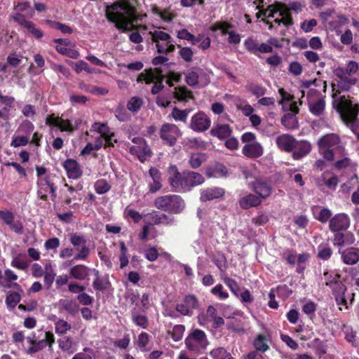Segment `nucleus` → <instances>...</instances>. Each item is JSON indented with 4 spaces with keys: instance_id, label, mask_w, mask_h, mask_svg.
<instances>
[{
    "instance_id": "1",
    "label": "nucleus",
    "mask_w": 359,
    "mask_h": 359,
    "mask_svg": "<svg viewBox=\"0 0 359 359\" xmlns=\"http://www.w3.org/2000/svg\"><path fill=\"white\" fill-rule=\"evenodd\" d=\"M106 18L114 23L117 29L123 31L132 28L137 21L134 6L129 0H119L107 6Z\"/></svg>"
},
{
    "instance_id": "2",
    "label": "nucleus",
    "mask_w": 359,
    "mask_h": 359,
    "mask_svg": "<svg viewBox=\"0 0 359 359\" xmlns=\"http://www.w3.org/2000/svg\"><path fill=\"white\" fill-rule=\"evenodd\" d=\"M303 6L298 2H293L290 4V8L285 5L282 4H276L270 5L266 10H260L257 13V17L259 18L263 16L265 18H274L273 22L280 25L283 23L285 26L292 25V19L290 17V10L294 11L296 13L302 11Z\"/></svg>"
},
{
    "instance_id": "3",
    "label": "nucleus",
    "mask_w": 359,
    "mask_h": 359,
    "mask_svg": "<svg viewBox=\"0 0 359 359\" xmlns=\"http://www.w3.org/2000/svg\"><path fill=\"white\" fill-rule=\"evenodd\" d=\"M333 104L339 113L343 121L346 125L351 124L352 131L359 138V128L354 126L357 121L359 105L353 103L352 100L346 98L344 96L334 97Z\"/></svg>"
},
{
    "instance_id": "4",
    "label": "nucleus",
    "mask_w": 359,
    "mask_h": 359,
    "mask_svg": "<svg viewBox=\"0 0 359 359\" xmlns=\"http://www.w3.org/2000/svg\"><path fill=\"white\" fill-rule=\"evenodd\" d=\"M324 277L325 278V284L332 287L334 294L335 295V300L337 304L339 306L340 310H343V308L347 309L348 308L349 303L347 302L346 296L345 295L346 287L339 280V276L337 274H330L328 272L324 273ZM350 297V304L354 298V294L351 293L348 294Z\"/></svg>"
},
{
    "instance_id": "5",
    "label": "nucleus",
    "mask_w": 359,
    "mask_h": 359,
    "mask_svg": "<svg viewBox=\"0 0 359 359\" xmlns=\"http://www.w3.org/2000/svg\"><path fill=\"white\" fill-rule=\"evenodd\" d=\"M151 41L155 43L159 53H168L175 49V42L171 36L161 28H154L149 31Z\"/></svg>"
},
{
    "instance_id": "6",
    "label": "nucleus",
    "mask_w": 359,
    "mask_h": 359,
    "mask_svg": "<svg viewBox=\"0 0 359 359\" xmlns=\"http://www.w3.org/2000/svg\"><path fill=\"white\" fill-rule=\"evenodd\" d=\"M154 206L164 211L180 213L184 208L183 199L177 195H166L156 198L154 201Z\"/></svg>"
},
{
    "instance_id": "7",
    "label": "nucleus",
    "mask_w": 359,
    "mask_h": 359,
    "mask_svg": "<svg viewBox=\"0 0 359 359\" xmlns=\"http://www.w3.org/2000/svg\"><path fill=\"white\" fill-rule=\"evenodd\" d=\"M340 143L339 137L334 133L327 134L321 137L317 144L319 153L325 160L332 161L334 158V150Z\"/></svg>"
},
{
    "instance_id": "8",
    "label": "nucleus",
    "mask_w": 359,
    "mask_h": 359,
    "mask_svg": "<svg viewBox=\"0 0 359 359\" xmlns=\"http://www.w3.org/2000/svg\"><path fill=\"white\" fill-rule=\"evenodd\" d=\"M241 141L244 143L242 153L245 156L255 158L261 156L264 153V148L257 141L256 135L250 132L245 133L241 136Z\"/></svg>"
},
{
    "instance_id": "9",
    "label": "nucleus",
    "mask_w": 359,
    "mask_h": 359,
    "mask_svg": "<svg viewBox=\"0 0 359 359\" xmlns=\"http://www.w3.org/2000/svg\"><path fill=\"white\" fill-rule=\"evenodd\" d=\"M79 118L66 119L64 115L62 116H56L55 114L47 116L46 118V124L50 127H55L61 132L72 133L77 129L81 124Z\"/></svg>"
},
{
    "instance_id": "10",
    "label": "nucleus",
    "mask_w": 359,
    "mask_h": 359,
    "mask_svg": "<svg viewBox=\"0 0 359 359\" xmlns=\"http://www.w3.org/2000/svg\"><path fill=\"white\" fill-rule=\"evenodd\" d=\"M161 77V72L158 69H149L141 73L138 76L137 81V83H145L146 84L154 83V85L151 88V93L157 94L163 88Z\"/></svg>"
},
{
    "instance_id": "11",
    "label": "nucleus",
    "mask_w": 359,
    "mask_h": 359,
    "mask_svg": "<svg viewBox=\"0 0 359 359\" xmlns=\"http://www.w3.org/2000/svg\"><path fill=\"white\" fill-rule=\"evenodd\" d=\"M186 83L191 87L203 88L210 83V78L201 69H193L187 71L184 75Z\"/></svg>"
},
{
    "instance_id": "12",
    "label": "nucleus",
    "mask_w": 359,
    "mask_h": 359,
    "mask_svg": "<svg viewBox=\"0 0 359 359\" xmlns=\"http://www.w3.org/2000/svg\"><path fill=\"white\" fill-rule=\"evenodd\" d=\"M159 135L164 144L172 146L182 134L177 126L165 123L161 126Z\"/></svg>"
},
{
    "instance_id": "13",
    "label": "nucleus",
    "mask_w": 359,
    "mask_h": 359,
    "mask_svg": "<svg viewBox=\"0 0 359 359\" xmlns=\"http://www.w3.org/2000/svg\"><path fill=\"white\" fill-rule=\"evenodd\" d=\"M185 343L187 347L191 351L205 348L208 345L205 334L200 330H194L186 339Z\"/></svg>"
},
{
    "instance_id": "14",
    "label": "nucleus",
    "mask_w": 359,
    "mask_h": 359,
    "mask_svg": "<svg viewBox=\"0 0 359 359\" xmlns=\"http://www.w3.org/2000/svg\"><path fill=\"white\" fill-rule=\"evenodd\" d=\"M90 131L96 132L104 140L105 147H114L117 142L114 133L111 130L107 123L95 122L91 126Z\"/></svg>"
},
{
    "instance_id": "15",
    "label": "nucleus",
    "mask_w": 359,
    "mask_h": 359,
    "mask_svg": "<svg viewBox=\"0 0 359 359\" xmlns=\"http://www.w3.org/2000/svg\"><path fill=\"white\" fill-rule=\"evenodd\" d=\"M133 142L135 145L130 149L131 154L136 156L142 162H144L151 156V150L144 139L141 137L134 138Z\"/></svg>"
},
{
    "instance_id": "16",
    "label": "nucleus",
    "mask_w": 359,
    "mask_h": 359,
    "mask_svg": "<svg viewBox=\"0 0 359 359\" xmlns=\"http://www.w3.org/2000/svg\"><path fill=\"white\" fill-rule=\"evenodd\" d=\"M210 119L208 116L199 111L191 117L189 126L196 132H203L210 128Z\"/></svg>"
},
{
    "instance_id": "17",
    "label": "nucleus",
    "mask_w": 359,
    "mask_h": 359,
    "mask_svg": "<svg viewBox=\"0 0 359 359\" xmlns=\"http://www.w3.org/2000/svg\"><path fill=\"white\" fill-rule=\"evenodd\" d=\"M231 25L226 22H218L214 24L210 29L213 32L220 31L222 35L228 34V41L229 43L238 44L241 41V36L239 34L233 32L229 31L231 28Z\"/></svg>"
},
{
    "instance_id": "18",
    "label": "nucleus",
    "mask_w": 359,
    "mask_h": 359,
    "mask_svg": "<svg viewBox=\"0 0 359 359\" xmlns=\"http://www.w3.org/2000/svg\"><path fill=\"white\" fill-rule=\"evenodd\" d=\"M185 172L180 173L175 165L168 168V180L172 187L179 191H184V179Z\"/></svg>"
},
{
    "instance_id": "19",
    "label": "nucleus",
    "mask_w": 359,
    "mask_h": 359,
    "mask_svg": "<svg viewBox=\"0 0 359 359\" xmlns=\"http://www.w3.org/2000/svg\"><path fill=\"white\" fill-rule=\"evenodd\" d=\"M38 195L41 199L46 200L48 194H50L52 197H55V187L50 182L49 177H41L38 179Z\"/></svg>"
},
{
    "instance_id": "20",
    "label": "nucleus",
    "mask_w": 359,
    "mask_h": 359,
    "mask_svg": "<svg viewBox=\"0 0 359 359\" xmlns=\"http://www.w3.org/2000/svg\"><path fill=\"white\" fill-rule=\"evenodd\" d=\"M349 217L344 213L337 214L330 221V228L333 231L346 230L349 227Z\"/></svg>"
},
{
    "instance_id": "21",
    "label": "nucleus",
    "mask_w": 359,
    "mask_h": 359,
    "mask_svg": "<svg viewBox=\"0 0 359 359\" xmlns=\"http://www.w3.org/2000/svg\"><path fill=\"white\" fill-rule=\"evenodd\" d=\"M278 93L281 96L280 104H282L285 110H288L296 114L299 111L297 102L294 100L293 95L286 92L283 88H280Z\"/></svg>"
},
{
    "instance_id": "22",
    "label": "nucleus",
    "mask_w": 359,
    "mask_h": 359,
    "mask_svg": "<svg viewBox=\"0 0 359 359\" xmlns=\"http://www.w3.org/2000/svg\"><path fill=\"white\" fill-rule=\"evenodd\" d=\"M252 188L261 199L268 198L272 192L271 186L262 179L256 180L253 182L252 183Z\"/></svg>"
},
{
    "instance_id": "23",
    "label": "nucleus",
    "mask_w": 359,
    "mask_h": 359,
    "mask_svg": "<svg viewBox=\"0 0 359 359\" xmlns=\"http://www.w3.org/2000/svg\"><path fill=\"white\" fill-rule=\"evenodd\" d=\"M198 306V301L193 295H188L182 303L177 305L176 309L182 315H189Z\"/></svg>"
},
{
    "instance_id": "24",
    "label": "nucleus",
    "mask_w": 359,
    "mask_h": 359,
    "mask_svg": "<svg viewBox=\"0 0 359 359\" xmlns=\"http://www.w3.org/2000/svg\"><path fill=\"white\" fill-rule=\"evenodd\" d=\"M184 182V191H188L194 187L203 184L204 182V177L198 172H185Z\"/></svg>"
},
{
    "instance_id": "25",
    "label": "nucleus",
    "mask_w": 359,
    "mask_h": 359,
    "mask_svg": "<svg viewBox=\"0 0 359 359\" xmlns=\"http://www.w3.org/2000/svg\"><path fill=\"white\" fill-rule=\"evenodd\" d=\"M13 18L18 23L26 28L28 32L34 34L37 39H40L43 36V32L37 29L32 22L26 20L22 15L17 13L13 16Z\"/></svg>"
},
{
    "instance_id": "26",
    "label": "nucleus",
    "mask_w": 359,
    "mask_h": 359,
    "mask_svg": "<svg viewBox=\"0 0 359 359\" xmlns=\"http://www.w3.org/2000/svg\"><path fill=\"white\" fill-rule=\"evenodd\" d=\"M63 166L67 172L68 177L69 178L77 179L82 174V170L79 163L75 160H66L63 163Z\"/></svg>"
},
{
    "instance_id": "27",
    "label": "nucleus",
    "mask_w": 359,
    "mask_h": 359,
    "mask_svg": "<svg viewBox=\"0 0 359 359\" xmlns=\"http://www.w3.org/2000/svg\"><path fill=\"white\" fill-rule=\"evenodd\" d=\"M149 176L151 181L147 180L149 190L154 193L161 188V176L158 169L151 168L149 171Z\"/></svg>"
},
{
    "instance_id": "28",
    "label": "nucleus",
    "mask_w": 359,
    "mask_h": 359,
    "mask_svg": "<svg viewBox=\"0 0 359 359\" xmlns=\"http://www.w3.org/2000/svg\"><path fill=\"white\" fill-rule=\"evenodd\" d=\"M308 104L309 111L312 114L318 116L323 114L325 107L324 98L321 97H318L315 99L310 98Z\"/></svg>"
},
{
    "instance_id": "29",
    "label": "nucleus",
    "mask_w": 359,
    "mask_h": 359,
    "mask_svg": "<svg viewBox=\"0 0 359 359\" xmlns=\"http://www.w3.org/2000/svg\"><path fill=\"white\" fill-rule=\"evenodd\" d=\"M224 190L219 187H211L204 189L201 193V201H208L213 199L219 198L223 196Z\"/></svg>"
},
{
    "instance_id": "30",
    "label": "nucleus",
    "mask_w": 359,
    "mask_h": 359,
    "mask_svg": "<svg viewBox=\"0 0 359 359\" xmlns=\"http://www.w3.org/2000/svg\"><path fill=\"white\" fill-rule=\"evenodd\" d=\"M343 262L346 264H355L359 261V249L348 248L343 252H340Z\"/></svg>"
},
{
    "instance_id": "31",
    "label": "nucleus",
    "mask_w": 359,
    "mask_h": 359,
    "mask_svg": "<svg viewBox=\"0 0 359 359\" xmlns=\"http://www.w3.org/2000/svg\"><path fill=\"white\" fill-rule=\"evenodd\" d=\"M295 140L290 135H282L276 138V144L278 147L286 151H290L293 150L295 146Z\"/></svg>"
},
{
    "instance_id": "32",
    "label": "nucleus",
    "mask_w": 359,
    "mask_h": 359,
    "mask_svg": "<svg viewBox=\"0 0 359 359\" xmlns=\"http://www.w3.org/2000/svg\"><path fill=\"white\" fill-rule=\"evenodd\" d=\"M311 144L307 141H302L297 142L295 141V146L293 148V157L295 159L300 158L306 154H308L311 151Z\"/></svg>"
},
{
    "instance_id": "33",
    "label": "nucleus",
    "mask_w": 359,
    "mask_h": 359,
    "mask_svg": "<svg viewBox=\"0 0 359 359\" xmlns=\"http://www.w3.org/2000/svg\"><path fill=\"white\" fill-rule=\"evenodd\" d=\"M262 203L261 198L252 194H249L239 200V205L243 209H248L252 207H256Z\"/></svg>"
},
{
    "instance_id": "34",
    "label": "nucleus",
    "mask_w": 359,
    "mask_h": 359,
    "mask_svg": "<svg viewBox=\"0 0 359 359\" xmlns=\"http://www.w3.org/2000/svg\"><path fill=\"white\" fill-rule=\"evenodd\" d=\"M335 73L336 75L340 78V80L337 83V86L341 90H347L355 83L356 80L355 79L347 78L341 69H337Z\"/></svg>"
},
{
    "instance_id": "35",
    "label": "nucleus",
    "mask_w": 359,
    "mask_h": 359,
    "mask_svg": "<svg viewBox=\"0 0 359 359\" xmlns=\"http://www.w3.org/2000/svg\"><path fill=\"white\" fill-rule=\"evenodd\" d=\"M71 276L76 280H85L90 273V269L81 264H79L72 267L69 270Z\"/></svg>"
},
{
    "instance_id": "36",
    "label": "nucleus",
    "mask_w": 359,
    "mask_h": 359,
    "mask_svg": "<svg viewBox=\"0 0 359 359\" xmlns=\"http://www.w3.org/2000/svg\"><path fill=\"white\" fill-rule=\"evenodd\" d=\"M231 129L226 124H217L211 130V134L219 139H224L230 136Z\"/></svg>"
},
{
    "instance_id": "37",
    "label": "nucleus",
    "mask_w": 359,
    "mask_h": 359,
    "mask_svg": "<svg viewBox=\"0 0 359 359\" xmlns=\"http://www.w3.org/2000/svg\"><path fill=\"white\" fill-rule=\"evenodd\" d=\"M43 276H44V283L47 285L48 287H50L53 284L56 276L54 267L50 262H48L45 264L44 273Z\"/></svg>"
},
{
    "instance_id": "38",
    "label": "nucleus",
    "mask_w": 359,
    "mask_h": 359,
    "mask_svg": "<svg viewBox=\"0 0 359 359\" xmlns=\"http://www.w3.org/2000/svg\"><path fill=\"white\" fill-rule=\"evenodd\" d=\"M55 343L54 334L50 332H46L45 338L39 340L37 343L34 344L33 348L36 351L39 349L45 348L46 346L51 347Z\"/></svg>"
},
{
    "instance_id": "39",
    "label": "nucleus",
    "mask_w": 359,
    "mask_h": 359,
    "mask_svg": "<svg viewBox=\"0 0 359 359\" xmlns=\"http://www.w3.org/2000/svg\"><path fill=\"white\" fill-rule=\"evenodd\" d=\"M103 140L100 137H95V142H88L86 147L82 149L81 154L82 155H88L94 151H97L103 146Z\"/></svg>"
},
{
    "instance_id": "40",
    "label": "nucleus",
    "mask_w": 359,
    "mask_h": 359,
    "mask_svg": "<svg viewBox=\"0 0 359 359\" xmlns=\"http://www.w3.org/2000/svg\"><path fill=\"white\" fill-rule=\"evenodd\" d=\"M149 221L151 224H170L172 220L169 219L165 214H158L153 212L149 215Z\"/></svg>"
},
{
    "instance_id": "41",
    "label": "nucleus",
    "mask_w": 359,
    "mask_h": 359,
    "mask_svg": "<svg viewBox=\"0 0 359 359\" xmlns=\"http://www.w3.org/2000/svg\"><path fill=\"white\" fill-rule=\"evenodd\" d=\"M217 314V309L213 306H209L206 315L202 313L198 316L199 324L201 325H205L208 321H211L214 318H216Z\"/></svg>"
},
{
    "instance_id": "42",
    "label": "nucleus",
    "mask_w": 359,
    "mask_h": 359,
    "mask_svg": "<svg viewBox=\"0 0 359 359\" xmlns=\"http://www.w3.org/2000/svg\"><path fill=\"white\" fill-rule=\"evenodd\" d=\"M67 188L68 194L66 196V203L70 204L75 201H81L82 198V194L80 192V189H76L75 188L69 186L67 184H65Z\"/></svg>"
},
{
    "instance_id": "43",
    "label": "nucleus",
    "mask_w": 359,
    "mask_h": 359,
    "mask_svg": "<svg viewBox=\"0 0 359 359\" xmlns=\"http://www.w3.org/2000/svg\"><path fill=\"white\" fill-rule=\"evenodd\" d=\"M141 252L144 255V257L149 262H155L159 256V253L155 247L147 245Z\"/></svg>"
},
{
    "instance_id": "44",
    "label": "nucleus",
    "mask_w": 359,
    "mask_h": 359,
    "mask_svg": "<svg viewBox=\"0 0 359 359\" xmlns=\"http://www.w3.org/2000/svg\"><path fill=\"white\" fill-rule=\"evenodd\" d=\"M175 97L179 101H187L192 98V93L186 87H180L175 89Z\"/></svg>"
},
{
    "instance_id": "45",
    "label": "nucleus",
    "mask_w": 359,
    "mask_h": 359,
    "mask_svg": "<svg viewBox=\"0 0 359 359\" xmlns=\"http://www.w3.org/2000/svg\"><path fill=\"white\" fill-rule=\"evenodd\" d=\"M227 170L225 166L223 165H216L214 168L207 171V174L209 177H222L226 176Z\"/></svg>"
},
{
    "instance_id": "46",
    "label": "nucleus",
    "mask_w": 359,
    "mask_h": 359,
    "mask_svg": "<svg viewBox=\"0 0 359 359\" xmlns=\"http://www.w3.org/2000/svg\"><path fill=\"white\" fill-rule=\"evenodd\" d=\"M317 211L318 208L313 210L314 217L323 223L327 222L332 215L331 211L327 208H321L318 212Z\"/></svg>"
},
{
    "instance_id": "47",
    "label": "nucleus",
    "mask_w": 359,
    "mask_h": 359,
    "mask_svg": "<svg viewBox=\"0 0 359 359\" xmlns=\"http://www.w3.org/2000/svg\"><path fill=\"white\" fill-rule=\"evenodd\" d=\"M206 160L205 155L201 153L191 154L189 163L193 168H198Z\"/></svg>"
},
{
    "instance_id": "48",
    "label": "nucleus",
    "mask_w": 359,
    "mask_h": 359,
    "mask_svg": "<svg viewBox=\"0 0 359 359\" xmlns=\"http://www.w3.org/2000/svg\"><path fill=\"white\" fill-rule=\"evenodd\" d=\"M143 100L139 97H133L130 99L127 104V108L133 112L137 111L142 107Z\"/></svg>"
},
{
    "instance_id": "49",
    "label": "nucleus",
    "mask_w": 359,
    "mask_h": 359,
    "mask_svg": "<svg viewBox=\"0 0 359 359\" xmlns=\"http://www.w3.org/2000/svg\"><path fill=\"white\" fill-rule=\"evenodd\" d=\"M95 189L98 194H103L107 193L111 188L110 184L106 180L101 179L95 183Z\"/></svg>"
},
{
    "instance_id": "50",
    "label": "nucleus",
    "mask_w": 359,
    "mask_h": 359,
    "mask_svg": "<svg viewBox=\"0 0 359 359\" xmlns=\"http://www.w3.org/2000/svg\"><path fill=\"white\" fill-rule=\"evenodd\" d=\"M55 332L58 334H64L70 330L71 325L65 320L58 319L55 323Z\"/></svg>"
},
{
    "instance_id": "51",
    "label": "nucleus",
    "mask_w": 359,
    "mask_h": 359,
    "mask_svg": "<svg viewBox=\"0 0 359 359\" xmlns=\"http://www.w3.org/2000/svg\"><path fill=\"white\" fill-rule=\"evenodd\" d=\"M28 143L29 137L27 136L13 135L12 137L11 147L17 148L26 146Z\"/></svg>"
},
{
    "instance_id": "52",
    "label": "nucleus",
    "mask_w": 359,
    "mask_h": 359,
    "mask_svg": "<svg viewBox=\"0 0 359 359\" xmlns=\"http://www.w3.org/2000/svg\"><path fill=\"white\" fill-rule=\"evenodd\" d=\"M211 293L221 300L226 299L229 297V293L224 290V287L221 284H218L212 287Z\"/></svg>"
},
{
    "instance_id": "53",
    "label": "nucleus",
    "mask_w": 359,
    "mask_h": 359,
    "mask_svg": "<svg viewBox=\"0 0 359 359\" xmlns=\"http://www.w3.org/2000/svg\"><path fill=\"white\" fill-rule=\"evenodd\" d=\"M15 102V98L11 96L4 95L1 92H0V104L4 105V110L9 111Z\"/></svg>"
},
{
    "instance_id": "54",
    "label": "nucleus",
    "mask_w": 359,
    "mask_h": 359,
    "mask_svg": "<svg viewBox=\"0 0 359 359\" xmlns=\"http://www.w3.org/2000/svg\"><path fill=\"white\" fill-rule=\"evenodd\" d=\"M222 280L224 283L228 286L231 292L238 297V292L240 289L237 282L235 280L226 276L224 277Z\"/></svg>"
},
{
    "instance_id": "55",
    "label": "nucleus",
    "mask_w": 359,
    "mask_h": 359,
    "mask_svg": "<svg viewBox=\"0 0 359 359\" xmlns=\"http://www.w3.org/2000/svg\"><path fill=\"white\" fill-rule=\"evenodd\" d=\"M152 13L158 15L165 22H170L175 17V15L168 10L160 11L156 7L152 8Z\"/></svg>"
},
{
    "instance_id": "56",
    "label": "nucleus",
    "mask_w": 359,
    "mask_h": 359,
    "mask_svg": "<svg viewBox=\"0 0 359 359\" xmlns=\"http://www.w3.org/2000/svg\"><path fill=\"white\" fill-rule=\"evenodd\" d=\"M20 301V295L17 292L10 293L6 299V305L8 308H15Z\"/></svg>"
},
{
    "instance_id": "57",
    "label": "nucleus",
    "mask_w": 359,
    "mask_h": 359,
    "mask_svg": "<svg viewBox=\"0 0 359 359\" xmlns=\"http://www.w3.org/2000/svg\"><path fill=\"white\" fill-rule=\"evenodd\" d=\"M210 356L213 359H227L228 358L231 357L230 353H229L223 348H217L212 350L210 352Z\"/></svg>"
},
{
    "instance_id": "58",
    "label": "nucleus",
    "mask_w": 359,
    "mask_h": 359,
    "mask_svg": "<svg viewBox=\"0 0 359 359\" xmlns=\"http://www.w3.org/2000/svg\"><path fill=\"white\" fill-rule=\"evenodd\" d=\"M124 215L127 218L133 219L135 222H139L142 219V215L139 212L129 207L125 209Z\"/></svg>"
},
{
    "instance_id": "59",
    "label": "nucleus",
    "mask_w": 359,
    "mask_h": 359,
    "mask_svg": "<svg viewBox=\"0 0 359 359\" xmlns=\"http://www.w3.org/2000/svg\"><path fill=\"white\" fill-rule=\"evenodd\" d=\"M244 46L249 52L255 55H257L259 43L256 40L253 39L252 38H248L244 41Z\"/></svg>"
},
{
    "instance_id": "60",
    "label": "nucleus",
    "mask_w": 359,
    "mask_h": 359,
    "mask_svg": "<svg viewBox=\"0 0 359 359\" xmlns=\"http://www.w3.org/2000/svg\"><path fill=\"white\" fill-rule=\"evenodd\" d=\"M177 36L180 39L190 41L192 44L196 43V38L185 29L179 30L177 32Z\"/></svg>"
},
{
    "instance_id": "61",
    "label": "nucleus",
    "mask_w": 359,
    "mask_h": 359,
    "mask_svg": "<svg viewBox=\"0 0 359 359\" xmlns=\"http://www.w3.org/2000/svg\"><path fill=\"white\" fill-rule=\"evenodd\" d=\"M11 265L17 269L24 271L28 267V262L25 260L21 259L18 256H15L12 259Z\"/></svg>"
},
{
    "instance_id": "62",
    "label": "nucleus",
    "mask_w": 359,
    "mask_h": 359,
    "mask_svg": "<svg viewBox=\"0 0 359 359\" xmlns=\"http://www.w3.org/2000/svg\"><path fill=\"white\" fill-rule=\"evenodd\" d=\"M332 254V250L330 247L327 245H319L318 246V257L324 260L328 259Z\"/></svg>"
},
{
    "instance_id": "63",
    "label": "nucleus",
    "mask_w": 359,
    "mask_h": 359,
    "mask_svg": "<svg viewBox=\"0 0 359 359\" xmlns=\"http://www.w3.org/2000/svg\"><path fill=\"white\" fill-rule=\"evenodd\" d=\"M184 330V327L182 325H177L174 326L171 332L173 340L175 341H180L183 337Z\"/></svg>"
},
{
    "instance_id": "64",
    "label": "nucleus",
    "mask_w": 359,
    "mask_h": 359,
    "mask_svg": "<svg viewBox=\"0 0 359 359\" xmlns=\"http://www.w3.org/2000/svg\"><path fill=\"white\" fill-rule=\"evenodd\" d=\"M94 355L90 348H85L83 352L76 353L72 359H93Z\"/></svg>"
}]
</instances>
